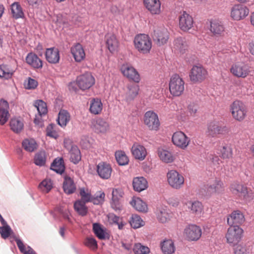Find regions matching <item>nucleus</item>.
Returning a JSON list of instances; mask_svg holds the SVG:
<instances>
[{"instance_id": "nucleus-1", "label": "nucleus", "mask_w": 254, "mask_h": 254, "mask_svg": "<svg viewBox=\"0 0 254 254\" xmlns=\"http://www.w3.org/2000/svg\"><path fill=\"white\" fill-rule=\"evenodd\" d=\"M133 42L135 48L141 54L149 53L152 48L151 39L148 35L145 34L136 35Z\"/></svg>"}, {"instance_id": "nucleus-2", "label": "nucleus", "mask_w": 254, "mask_h": 254, "mask_svg": "<svg viewBox=\"0 0 254 254\" xmlns=\"http://www.w3.org/2000/svg\"><path fill=\"white\" fill-rule=\"evenodd\" d=\"M169 91L171 94L175 97L182 95L185 90V81L179 75H173L169 81Z\"/></svg>"}, {"instance_id": "nucleus-3", "label": "nucleus", "mask_w": 254, "mask_h": 254, "mask_svg": "<svg viewBox=\"0 0 254 254\" xmlns=\"http://www.w3.org/2000/svg\"><path fill=\"white\" fill-rule=\"evenodd\" d=\"M230 131L229 128L222 126L220 122L213 121L207 124L206 134L209 137H216L219 135H225Z\"/></svg>"}, {"instance_id": "nucleus-4", "label": "nucleus", "mask_w": 254, "mask_h": 254, "mask_svg": "<svg viewBox=\"0 0 254 254\" xmlns=\"http://www.w3.org/2000/svg\"><path fill=\"white\" fill-rule=\"evenodd\" d=\"M244 231L239 226H230L225 235L227 242L231 246L237 245L242 239Z\"/></svg>"}, {"instance_id": "nucleus-5", "label": "nucleus", "mask_w": 254, "mask_h": 254, "mask_svg": "<svg viewBox=\"0 0 254 254\" xmlns=\"http://www.w3.org/2000/svg\"><path fill=\"white\" fill-rule=\"evenodd\" d=\"M230 110L234 119L238 121L245 119L247 113L246 105L241 101L236 100L230 105Z\"/></svg>"}, {"instance_id": "nucleus-6", "label": "nucleus", "mask_w": 254, "mask_h": 254, "mask_svg": "<svg viewBox=\"0 0 254 254\" xmlns=\"http://www.w3.org/2000/svg\"><path fill=\"white\" fill-rule=\"evenodd\" d=\"M151 35L153 40L159 46L166 44L169 39V33L164 27L154 26Z\"/></svg>"}, {"instance_id": "nucleus-7", "label": "nucleus", "mask_w": 254, "mask_h": 254, "mask_svg": "<svg viewBox=\"0 0 254 254\" xmlns=\"http://www.w3.org/2000/svg\"><path fill=\"white\" fill-rule=\"evenodd\" d=\"M144 123L149 130L157 131L159 129L160 121L157 114L152 111H147L144 115Z\"/></svg>"}, {"instance_id": "nucleus-8", "label": "nucleus", "mask_w": 254, "mask_h": 254, "mask_svg": "<svg viewBox=\"0 0 254 254\" xmlns=\"http://www.w3.org/2000/svg\"><path fill=\"white\" fill-rule=\"evenodd\" d=\"M225 186L219 178L210 180L205 187L206 192L208 195L220 194L224 191Z\"/></svg>"}, {"instance_id": "nucleus-9", "label": "nucleus", "mask_w": 254, "mask_h": 254, "mask_svg": "<svg viewBox=\"0 0 254 254\" xmlns=\"http://www.w3.org/2000/svg\"><path fill=\"white\" fill-rule=\"evenodd\" d=\"M76 82L81 90H85L89 89L95 84V80L92 74L87 72L78 76Z\"/></svg>"}, {"instance_id": "nucleus-10", "label": "nucleus", "mask_w": 254, "mask_h": 254, "mask_svg": "<svg viewBox=\"0 0 254 254\" xmlns=\"http://www.w3.org/2000/svg\"><path fill=\"white\" fill-rule=\"evenodd\" d=\"M207 75V70L201 65H195L191 68L189 76L192 82L196 83L203 81Z\"/></svg>"}, {"instance_id": "nucleus-11", "label": "nucleus", "mask_w": 254, "mask_h": 254, "mask_svg": "<svg viewBox=\"0 0 254 254\" xmlns=\"http://www.w3.org/2000/svg\"><path fill=\"white\" fill-rule=\"evenodd\" d=\"M173 144L178 147L185 149L190 143V139L181 131L174 132L172 137Z\"/></svg>"}, {"instance_id": "nucleus-12", "label": "nucleus", "mask_w": 254, "mask_h": 254, "mask_svg": "<svg viewBox=\"0 0 254 254\" xmlns=\"http://www.w3.org/2000/svg\"><path fill=\"white\" fill-rule=\"evenodd\" d=\"M167 176L169 184L174 189H180L184 183V177L176 170H170Z\"/></svg>"}, {"instance_id": "nucleus-13", "label": "nucleus", "mask_w": 254, "mask_h": 254, "mask_svg": "<svg viewBox=\"0 0 254 254\" xmlns=\"http://www.w3.org/2000/svg\"><path fill=\"white\" fill-rule=\"evenodd\" d=\"M201 234L200 227L196 225H189L184 229V235L190 241H197L200 238Z\"/></svg>"}, {"instance_id": "nucleus-14", "label": "nucleus", "mask_w": 254, "mask_h": 254, "mask_svg": "<svg viewBox=\"0 0 254 254\" xmlns=\"http://www.w3.org/2000/svg\"><path fill=\"white\" fill-rule=\"evenodd\" d=\"M64 146L69 151L70 161L75 164L78 163L81 158L80 151L78 147L72 144L69 139L64 141Z\"/></svg>"}, {"instance_id": "nucleus-15", "label": "nucleus", "mask_w": 254, "mask_h": 254, "mask_svg": "<svg viewBox=\"0 0 254 254\" xmlns=\"http://www.w3.org/2000/svg\"><path fill=\"white\" fill-rule=\"evenodd\" d=\"M121 71L123 75L128 79L136 83H138L140 81L139 74L131 65L128 64H123L121 67Z\"/></svg>"}, {"instance_id": "nucleus-16", "label": "nucleus", "mask_w": 254, "mask_h": 254, "mask_svg": "<svg viewBox=\"0 0 254 254\" xmlns=\"http://www.w3.org/2000/svg\"><path fill=\"white\" fill-rule=\"evenodd\" d=\"M230 191L232 194L240 196L243 197L244 198H247L249 196V191L247 186L236 181L232 182L229 187Z\"/></svg>"}, {"instance_id": "nucleus-17", "label": "nucleus", "mask_w": 254, "mask_h": 254, "mask_svg": "<svg viewBox=\"0 0 254 254\" xmlns=\"http://www.w3.org/2000/svg\"><path fill=\"white\" fill-rule=\"evenodd\" d=\"M231 72L237 77L245 78L250 72L249 66L243 63L233 64L230 69Z\"/></svg>"}, {"instance_id": "nucleus-18", "label": "nucleus", "mask_w": 254, "mask_h": 254, "mask_svg": "<svg viewBox=\"0 0 254 254\" xmlns=\"http://www.w3.org/2000/svg\"><path fill=\"white\" fill-rule=\"evenodd\" d=\"M249 13V9L242 4H236L234 5L231 11V16L236 20H239L246 17Z\"/></svg>"}, {"instance_id": "nucleus-19", "label": "nucleus", "mask_w": 254, "mask_h": 254, "mask_svg": "<svg viewBox=\"0 0 254 254\" xmlns=\"http://www.w3.org/2000/svg\"><path fill=\"white\" fill-rule=\"evenodd\" d=\"M179 25L183 31L187 32L190 29L193 25V20L191 15L184 11L179 16Z\"/></svg>"}, {"instance_id": "nucleus-20", "label": "nucleus", "mask_w": 254, "mask_h": 254, "mask_svg": "<svg viewBox=\"0 0 254 254\" xmlns=\"http://www.w3.org/2000/svg\"><path fill=\"white\" fill-rule=\"evenodd\" d=\"M97 173L102 179H109L112 173V168L111 165L105 162H101L96 167Z\"/></svg>"}, {"instance_id": "nucleus-21", "label": "nucleus", "mask_w": 254, "mask_h": 254, "mask_svg": "<svg viewBox=\"0 0 254 254\" xmlns=\"http://www.w3.org/2000/svg\"><path fill=\"white\" fill-rule=\"evenodd\" d=\"M209 30L213 36L221 37L224 35L225 27L221 21L215 19L210 21Z\"/></svg>"}, {"instance_id": "nucleus-22", "label": "nucleus", "mask_w": 254, "mask_h": 254, "mask_svg": "<svg viewBox=\"0 0 254 254\" xmlns=\"http://www.w3.org/2000/svg\"><path fill=\"white\" fill-rule=\"evenodd\" d=\"M145 7L152 15H159L161 12L160 0H143Z\"/></svg>"}, {"instance_id": "nucleus-23", "label": "nucleus", "mask_w": 254, "mask_h": 254, "mask_svg": "<svg viewBox=\"0 0 254 254\" xmlns=\"http://www.w3.org/2000/svg\"><path fill=\"white\" fill-rule=\"evenodd\" d=\"M91 127L96 133H105L109 129V125L104 119L99 118L92 121Z\"/></svg>"}, {"instance_id": "nucleus-24", "label": "nucleus", "mask_w": 254, "mask_h": 254, "mask_svg": "<svg viewBox=\"0 0 254 254\" xmlns=\"http://www.w3.org/2000/svg\"><path fill=\"white\" fill-rule=\"evenodd\" d=\"M245 221L243 214L239 210L234 211L227 217V223L230 226L240 225Z\"/></svg>"}, {"instance_id": "nucleus-25", "label": "nucleus", "mask_w": 254, "mask_h": 254, "mask_svg": "<svg viewBox=\"0 0 254 254\" xmlns=\"http://www.w3.org/2000/svg\"><path fill=\"white\" fill-rule=\"evenodd\" d=\"M9 104L8 102L1 99L0 100V125H4L8 120L10 116L9 113Z\"/></svg>"}, {"instance_id": "nucleus-26", "label": "nucleus", "mask_w": 254, "mask_h": 254, "mask_svg": "<svg viewBox=\"0 0 254 254\" xmlns=\"http://www.w3.org/2000/svg\"><path fill=\"white\" fill-rule=\"evenodd\" d=\"M124 194L123 191L118 189H113L112 191V198L111 202L112 207L115 210H120L122 207L121 198Z\"/></svg>"}, {"instance_id": "nucleus-27", "label": "nucleus", "mask_w": 254, "mask_h": 254, "mask_svg": "<svg viewBox=\"0 0 254 254\" xmlns=\"http://www.w3.org/2000/svg\"><path fill=\"white\" fill-rule=\"evenodd\" d=\"M70 52L76 62H81L85 58V53L82 46L77 43L73 46L70 49Z\"/></svg>"}, {"instance_id": "nucleus-28", "label": "nucleus", "mask_w": 254, "mask_h": 254, "mask_svg": "<svg viewBox=\"0 0 254 254\" xmlns=\"http://www.w3.org/2000/svg\"><path fill=\"white\" fill-rule=\"evenodd\" d=\"M131 151L134 158L139 160H144L147 155L146 148L143 145L137 143L133 144Z\"/></svg>"}, {"instance_id": "nucleus-29", "label": "nucleus", "mask_w": 254, "mask_h": 254, "mask_svg": "<svg viewBox=\"0 0 254 254\" xmlns=\"http://www.w3.org/2000/svg\"><path fill=\"white\" fill-rule=\"evenodd\" d=\"M46 60L51 64H57L59 62L60 57L58 49L53 47L46 49L45 53Z\"/></svg>"}, {"instance_id": "nucleus-30", "label": "nucleus", "mask_w": 254, "mask_h": 254, "mask_svg": "<svg viewBox=\"0 0 254 254\" xmlns=\"http://www.w3.org/2000/svg\"><path fill=\"white\" fill-rule=\"evenodd\" d=\"M26 63L34 68H41L43 66L42 61L33 53H29L26 57Z\"/></svg>"}, {"instance_id": "nucleus-31", "label": "nucleus", "mask_w": 254, "mask_h": 254, "mask_svg": "<svg viewBox=\"0 0 254 254\" xmlns=\"http://www.w3.org/2000/svg\"><path fill=\"white\" fill-rule=\"evenodd\" d=\"M106 45L111 53H113L118 48L119 42L116 36L113 34H107L105 36Z\"/></svg>"}, {"instance_id": "nucleus-32", "label": "nucleus", "mask_w": 254, "mask_h": 254, "mask_svg": "<svg viewBox=\"0 0 254 254\" xmlns=\"http://www.w3.org/2000/svg\"><path fill=\"white\" fill-rule=\"evenodd\" d=\"M132 186L135 191L140 192L147 188L148 183L144 177H137L133 179Z\"/></svg>"}, {"instance_id": "nucleus-33", "label": "nucleus", "mask_w": 254, "mask_h": 254, "mask_svg": "<svg viewBox=\"0 0 254 254\" xmlns=\"http://www.w3.org/2000/svg\"><path fill=\"white\" fill-rule=\"evenodd\" d=\"M103 110V104L101 99L98 98H92L90 102L89 111L93 115H99Z\"/></svg>"}, {"instance_id": "nucleus-34", "label": "nucleus", "mask_w": 254, "mask_h": 254, "mask_svg": "<svg viewBox=\"0 0 254 254\" xmlns=\"http://www.w3.org/2000/svg\"><path fill=\"white\" fill-rule=\"evenodd\" d=\"M129 203L137 211L141 212H147V205L139 197H132Z\"/></svg>"}, {"instance_id": "nucleus-35", "label": "nucleus", "mask_w": 254, "mask_h": 254, "mask_svg": "<svg viewBox=\"0 0 254 254\" xmlns=\"http://www.w3.org/2000/svg\"><path fill=\"white\" fill-rule=\"evenodd\" d=\"M63 188L64 192L67 194L73 193L76 189L73 180L68 176H66L64 178Z\"/></svg>"}, {"instance_id": "nucleus-36", "label": "nucleus", "mask_w": 254, "mask_h": 254, "mask_svg": "<svg viewBox=\"0 0 254 254\" xmlns=\"http://www.w3.org/2000/svg\"><path fill=\"white\" fill-rule=\"evenodd\" d=\"M70 120L69 112L65 110H61L58 114L57 120L58 124L62 127H65Z\"/></svg>"}, {"instance_id": "nucleus-37", "label": "nucleus", "mask_w": 254, "mask_h": 254, "mask_svg": "<svg viewBox=\"0 0 254 254\" xmlns=\"http://www.w3.org/2000/svg\"><path fill=\"white\" fill-rule=\"evenodd\" d=\"M187 42L183 38L179 37L175 39L173 49L175 52L184 53L187 49Z\"/></svg>"}, {"instance_id": "nucleus-38", "label": "nucleus", "mask_w": 254, "mask_h": 254, "mask_svg": "<svg viewBox=\"0 0 254 254\" xmlns=\"http://www.w3.org/2000/svg\"><path fill=\"white\" fill-rule=\"evenodd\" d=\"M51 169L59 174H62L65 170L64 161L63 158H56L51 166Z\"/></svg>"}, {"instance_id": "nucleus-39", "label": "nucleus", "mask_w": 254, "mask_h": 254, "mask_svg": "<svg viewBox=\"0 0 254 254\" xmlns=\"http://www.w3.org/2000/svg\"><path fill=\"white\" fill-rule=\"evenodd\" d=\"M10 8L12 17L14 18L17 19L18 18L24 17V13L19 2H13L10 5Z\"/></svg>"}, {"instance_id": "nucleus-40", "label": "nucleus", "mask_w": 254, "mask_h": 254, "mask_svg": "<svg viewBox=\"0 0 254 254\" xmlns=\"http://www.w3.org/2000/svg\"><path fill=\"white\" fill-rule=\"evenodd\" d=\"M161 248L164 254H172L175 251L174 242L172 240L164 241L161 244Z\"/></svg>"}, {"instance_id": "nucleus-41", "label": "nucleus", "mask_w": 254, "mask_h": 254, "mask_svg": "<svg viewBox=\"0 0 254 254\" xmlns=\"http://www.w3.org/2000/svg\"><path fill=\"white\" fill-rule=\"evenodd\" d=\"M93 231L98 238L100 240H105L107 237L105 229L99 223L93 224Z\"/></svg>"}, {"instance_id": "nucleus-42", "label": "nucleus", "mask_w": 254, "mask_h": 254, "mask_svg": "<svg viewBox=\"0 0 254 254\" xmlns=\"http://www.w3.org/2000/svg\"><path fill=\"white\" fill-rule=\"evenodd\" d=\"M158 155L160 159L166 163H172L175 159L172 153L166 150L158 149Z\"/></svg>"}, {"instance_id": "nucleus-43", "label": "nucleus", "mask_w": 254, "mask_h": 254, "mask_svg": "<svg viewBox=\"0 0 254 254\" xmlns=\"http://www.w3.org/2000/svg\"><path fill=\"white\" fill-rule=\"evenodd\" d=\"M127 91L126 93L127 101L133 100L138 94L139 88L138 85L135 84H129L127 85Z\"/></svg>"}, {"instance_id": "nucleus-44", "label": "nucleus", "mask_w": 254, "mask_h": 254, "mask_svg": "<svg viewBox=\"0 0 254 254\" xmlns=\"http://www.w3.org/2000/svg\"><path fill=\"white\" fill-rule=\"evenodd\" d=\"M85 202L82 200H77L74 203V208L76 212L82 216L86 215L88 208L85 205Z\"/></svg>"}, {"instance_id": "nucleus-45", "label": "nucleus", "mask_w": 254, "mask_h": 254, "mask_svg": "<svg viewBox=\"0 0 254 254\" xmlns=\"http://www.w3.org/2000/svg\"><path fill=\"white\" fill-rule=\"evenodd\" d=\"M10 127L14 132L19 133L23 129L24 124L20 120L12 118L10 121Z\"/></svg>"}, {"instance_id": "nucleus-46", "label": "nucleus", "mask_w": 254, "mask_h": 254, "mask_svg": "<svg viewBox=\"0 0 254 254\" xmlns=\"http://www.w3.org/2000/svg\"><path fill=\"white\" fill-rule=\"evenodd\" d=\"M190 206L189 208L190 209L192 213L195 215L200 214L202 212L203 206L201 202L199 201H190L189 202Z\"/></svg>"}, {"instance_id": "nucleus-47", "label": "nucleus", "mask_w": 254, "mask_h": 254, "mask_svg": "<svg viewBox=\"0 0 254 254\" xmlns=\"http://www.w3.org/2000/svg\"><path fill=\"white\" fill-rule=\"evenodd\" d=\"M115 157L119 165H126L128 163L129 159L125 152L123 151H117L115 152Z\"/></svg>"}, {"instance_id": "nucleus-48", "label": "nucleus", "mask_w": 254, "mask_h": 254, "mask_svg": "<svg viewBox=\"0 0 254 254\" xmlns=\"http://www.w3.org/2000/svg\"><path fill=\"white\" fill-rule=\"evenodd\" d=\"M131 227L134 229L139 228L144 225L145 223L141 218L137 214H132L129 220Z\"/></svg>"}, {"instance_id": "nucleus-49", "label": "nucleus", "mask_w": 254, "mask_h": 254, "mask_svg": "<svg viewBox=\"0 0 254 254\" xmlns=\"http://www.w3.org/2000/svg\"><path fill=\"white\" fill-rule=\"evenodd\" d=\"M156 215L158 221L163 223L167 222L171 217V214L168 212V210L164 208L159 210Z\"/></svg>"}, {"instance_id": "nucleus-50", "label": "nucleus", "mask_w": 254, "mask_h": 254, "mask_svg": "<svg viewBox=\"0 0 254 254\" xmlns=\"http://www.w3.org/2000/svg\"><path fill=\"white\" fill-rule=\"evenodd\" d=\"M22 146L26 151L33 152L37 148V144L33 139H26L23 141Z\"/></svg>"}, {"instance_id": "nucleus-51", "label": "nucleus", "mask_w": 254, "mask_h": 254, "mask_svg": "<svg viewBox=\"0 0 254 254\" xmlns=\"http://www.w3.org/2000/svg\"><path fill=\"white\" fill-rule=\"evenodd\" d=\"M13 232L11 228V227L8 225V224H6L4 225H2V226L0 227V234L1 237L3 239H6L8 237H9L12 234Z\"/></svg>"}, {"instance_id": "nucleus-52", "label": "nucleus", "mask_w": 254, "mask_h": 254, "mask_svg": "<svg viewBox=\"0 0 254 254\" xmlns=\"http://www.w3.org/2000/svg\"><path fill=\"white\" fill-rule=\"evenodd\" d=\"M233 150L232 147L228 145H224L220 150V156L224 159H230L232 157Z\"/></svg>"}, {"instance_id": "nucleus-53", "label": "nucleus", "mask_w": 254, "mask_h": 254, "mask_svg": "<svg viewBox=\"0 0 254 254\" xmlns=\"http://www.w3.org/2000/svg\"><path fill=\"white\" fill-rule=\"evenodd\" d=\"M46 156L45 151H40L35 154L34 157L35 164L39 166H44L46 163Z\"/></svg>"}, {"instance_id": "nucleus-54", "label": "nucleus", "mask_w": 254, "mask_h": 254, "mask_svg": "<svg viewBox=\"0 0 254 254\" xmlns=\"http://www.w3.org/2000/svg\"><path fill=\"white\" fill-rule=\"evenodd\" d=\"M13 71L5 64L0 65V77L8 79L12 77Z\"/></svg>"}, {"instance_id": "nucleus-55", "label": "nucleus", "mask_w": 254, "mask_h": 254, "mask_svg": "<svg viewBox=\"0 0 254 254\" xmlns=\"http://www.w3.org/2000/svg\"><path fill=\"white\" fill-rule=\"evenodd\" d=\"M133 251L135 254H148L150 253L149 248L140 243L135 244Z\"/></svg>"}, {"instance_id": "nucleus-56", "label": "nucleus", "mask_w": 254, "mask_h": 254, "mask_svg": "<svg viewBox=\"0 0 254 254\" xmlns=\"http://www.w3.org/2000/svg\"><path fill=\"white\" fill-rule=\"evenodd\" d=\"M34 106L37 108L39 114L45 115L47 114L48 111L47 105L42 100H37L34 103Z\"/></svg>"}, {"instance_id": "nucleus-57", "label": "nucleus", "mask_w": 254, "mask_h": 254, "mask_svg": "<svg viewBox=\"0 0 254 254\" xmlns=\"http://www.w3.org/2000/svg\"><path fill=\"white\" fill-rule=\"evenodd\" d=\"M84 245L92 250H96L97 249V242L93 237L87 238L84 241Z\"/></svg>"}, {"instance_id": "nucleus-58", "label": "nucleus", "mask_w": 254, "mask_h": 254, "mask_svg": "<svg viewBox=\"0 0 254 254\" xmlns=\"http://www.w3.org/2000/svg\"><path fill=\"white\" fill-rule=\"evenodd\" d=\"M105 196V194L104 192L100 191L99 194H97L95 196H92L90 202L96 205L101 204L104 201Z\"/></svg>"}, {"instance_id": "nucleus-59", "label": "nucleus", "mask_w": 254, "mask_h": 254, "mask_svg": "<svg viewBox=\"0 0 254 254\" xmlns=\"http://www.w3.org/2000/svg\"><path fill=\"white\" fill-rule=\"evenodd\" d=\"M52 187V183L50 180L45 179L39 184V188L47 192H49Z\"/></svg>"}, {"instance_id": "nucleus-60", "label": "nucleus", "mask_w": 254, "mask_h": 254, "mask_svg": "<svg viewBox=\"0 0 254 254\" xmlns=\"http://www.w3.org/2000/svg\"><path fill=\"white\" fill-rule=\"evenodd\" d=\"M80 195L81 197L80 200H82L85 202V203L90 202L92 195L90 193L86 191L84 188H82L80 190Z\"/></svg>"}, {"instance_id": "nucleus-61", "label": "nucleus", "mask_w": 254, "mask_h": 254, "mask_svg": "<svg viewBox=\"0 0 254 254\" xmlns=\"http://www.w3.org/2000/svg\"><path fill=\"white\" fill-rule=\"evenodd\" d=\"M46 134L47 136H50L54 138H57L59 135L57 131L53 128V126L52 124L49 125L46 128Z\"/></svg>"}, {"instance_id": "nucleus-62", "label": "nucleus", "mask_w": 254, "mask_h": 254, "mask_svg": "<svg viewBox=\"0 0 254 254\" xmlns=\"http://www.w3.org/2000/svg\"><path fill=\"white\" fill-rule=\"evenodd\" d=\"M38 82L30 77H29L27 83L25 84V88L27 89H33L37 87Z\"/></svg>"}, {"instance_id": "nucleus-63", "label": "nucleus", "mask_w": 254, "mask_h": 254, "mask_svg": "<svg viewBox=\"0 0 254 254\" xmlns=\"http://www.w3.org/2000/svg\"><path fill=\"white\" fill-rule=\"evenodd\" d=\"M235 254H250V252L245 247L239 245L236 247L234 252Z\"/></svg>"}, {"instance_id": "nucleus-64", "label": "nucleus", "mask_w": 254, "mask_h": 254, "mask_svg": "<svg viewBox=\"0 0 254 254\" xmlns=\"http://www.w3.org/2000/svg\"><path fill=\"white\" fill-rule=\"evenodd\" d=\"M109 221L111 224H115L118 223L119 221L121 220V218L114 214V213H110L108 215Z\"/></svg>"}]
</instances>
